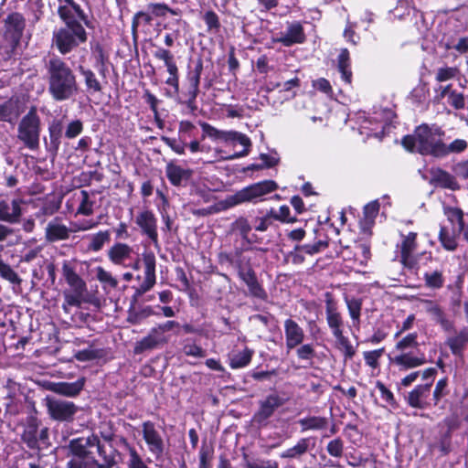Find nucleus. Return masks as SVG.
Wrapping results in <instances>:
<instances>
[{
	"instance_id": "25",
	"label": "nucleus",
	"mask_w": 468,
	"mask_h": 468,
	"mask_svg": "<svg viewBox=\"0 0 468 468\" xmlns=\"http://www.w3.org/2000/svg\"><path fill=\"white\" fill-rule=\"evenodd\" d=\"M325 316L333 335L343 332L344 321L341 314L337 311L335 303L327 300L325 304Z\"/></svg>"
},
{
	"instance_id": "41",
	"label": "nucleus",
	"mask_w": 468,
	"mask_h": 468,
	"mask_svg": "<svg viewBox=\"0 0 468 468\" xmlns=\"http://www.w3.org/2000/svg\"><path fill=\"white\" fill-rule=\"evenodd\" d=\"M379 212V203L378 200H374L369 202L364 207V218L363 224L364 226L370 228L374 222L376 218L378 217Z\"/></svg>"
},
{
	"instance_id": "14",
	"label": "nucleus",
	"mask_w": 468,
	"mask_h": 468,
	"mask_svg": "<svg viewBox=\"0 0 468 468\" xmlns=\"http://www.w3.org/2000/svg\"><path fill=\"white\" fill-rule=\"evenodd\" d=\"M144 266V277L143 282L137 289L139 294L148 292L155 284V256L152 251L143 253Z\"/></svg>"
},
{
	"instance_id": "55",
	"label": "nucleus",
	"mask_w": 468,
	"mask_h": 468,
	"mask_svg": "<svg viewBox=\"0 0 468 468\" xmlns=\"http://www.w3.org/2000/svg\"><path fill=\"white\" fill-rule=\"evenodd\" d=\"M147 10L155 16H165L168 12L172 15H178L176 10L171 9L167 5L161 3L149 4L147 5Z\"/></svg>"
},
{
	"instance_id": "32",
	"label": "nucleus",
	"mask_w": 468,
	"mask_h": 468,
	"mask_svg": "<svg viewBox=\"0 0 468 468\" xmlns=\"http://www.w3.org/2000/svg\"><path fill=\"white\" fill-rule=\"evenodd\" d=\"M166 176L169 181L174 186H179L184 180H187L190 177V171L182 168L179 165L174 164H168L166 165Z\"/></svg>"
},
{
	"instance_id": "29",
	"label": "nucleus",
	"mask_w": 468,
	"mask_h": 468,
	"mask_svg": "<svg viewBox=\"0 0 468 468\" xmlns=\"http://www.w3.org/2000/svg\"><path fill=\"white\" fill-rule=\"evenodd\" d=\"M62 273L67 283L71 287L72 291L78 292H86L87 284L85 281L74 271V269L64 261L62 265Z\"/></svg>"
},
{
	"instance_id": "42",
	"label": "nucleus",
	"mask_w": 468,
	"mask_h": 468,
	"mask_svg": "<svg viewBox=\"0 0 468 468\" xmlns=\"http://www.w3.org/2000/svg\"><path fill=\"white\" fill-rule=\"evenodd\" d=\"M444 47L447 50H454L457 55H465L468 53V37L448 39Z\"/></svg>"
},
{
	"instance_id": "45",
	"label": "nucleus",
	"mask_w": 468,
	"mask_h": 468,
	"mask_svg": "<svg viewBox=\"0 0 468 468\" xmlns=\"http://www.w3.org/2000/svg\"><path fill=\"white\" fill-rule=\"evenodd\" d=\"M85 292H64V303L62 308L66 313H69V306L80 307L83 303V295Z\"/></svg>"
},
{
	"instance_id": "47",
	"label": "nucleus",
	"mask_w": 468,
	"mask_h": 468,
	"mask_svg": "<svg viewBox=\"0 0 468 468\" xmlns=\"http://www.w3.org/2000/svg\"><path fill=\"white\" fill-rule=\"evenodd\" d=\"M417 338V333L408 334L397 342L395 349L399 352H407L409 349L416 348L419 346Z\"/></svg>"
},
{
	"instance_id": "39",
	"label": "nucleus",
	"mask_w": 468,
	"mask_h": 468,
	"mask_svg": "<svg viewBox=\"0 0 468 468\" xmlns=\"http://www.w3.org/2000/svg\"><path fill=\"white\" fill-rule=\"evenodd\" d=\"M95 272L96 278L102 284L104 291H107L108 288L115 289L118 286V280L101 266L96 267Z\"/></svg>"
},
{
	"instance_id": "34",
	"label": "nucleus",
	"mask_w": 468,
	"mask_h": 468,
	"mask_svg": "<svg viewBox=\"0 0 468 468\" xmlns=\"http://www.w3.org/2000/svg\"><path fill=\"white\" fill-rule=\"evenodd\" d=\"M337 68L341 73L343 80L350 84L352 80V71L350 69L349 52L346 48H343L338 56Z\"/></svg>"
},
{
	"instance_id": "12",
	"label": "nucleus",
	"mask_w": 468,
	"mask_h": 468,
	"mask_svg": "<svg viewBox=\"0 0 468 468\" xmlns=\"http://www.w3.org/2000/svg\"><path fill=\"white\" fill-rule=\"evenodd\" d=\"M169 341V337L164 335L157 326L152 328L148 335L141 341L137 342L134 346V352L141 354L146 350L159 348Z\"/></svg>"
},
{
	"instance_id": "21",
	"label": "nucleus",
	"mask_w": 468,
	"mask_h": 468,
	"mask_svg": "<svg viewBox=\"0 0 468 468\" xmlns=\"http://www.w3.org/2000/svg\"><path fill=\"white\" fill-rule=\"evenodd\" d=\"M305 40L303 27L299 22L290 23L284 33L277 39L285 47H290L293 44H301Z\"/></svg>"
},
{
	"instance_id": "30",
	"label": "nucleus",
	"mask_w": 468,
	"mask_h": 468,
	"mask_svg": "<svg viewBox=\"0 0 468 468\" xmlns=\"http://www.w3.org/2000/svg\"><path fill=\"white\" fill-rule=\"evenodd\" d=\"M20 114L21 109L17 100L10 99L0 103V122L14 123Z\"/></svg>"
},
{
	"instance_id": "37",
	"label": "nucleus",
	"mask_w": 468,
	"mask_h": 468,
	"mask_svg": "<svg viewBox=\"0 0 468 468\" xmlns=\"http://www.w3.org/2000/svg\"><path fill=\"white\" fill-rule=\"evenodd\" d=\"M309 448V439L307 438H302L300 439L297 443L284 452L281 453V458L283 459H293L298 458L304 454Z\"/></svg>"
},
{
	"instance_id": "50",
	"label": "nucleus",
	"mask_w": 468,
	"mask_h": 468,
	"mask_svg": "<svg viewBox=\"0 0 468 468\" xmlns=\"http://www.w3.org/2000/svg\"><path fill=\"white\" fill-rule=\"evenodd\" d=\"M23 440L31 448L35 447L38 439L37 424L35 420H32L26 428L23 433Z\"/></svg>"
},
{
	"instance_id": "38",
	"label": "nucleus",
	"mask_w": 468,
	"mask_h": 468,
	"mask_svg": "<svg viewBox=\"0 0 468 468\" xmlns=\"http://www.w3.org/2000/svg\"><path fill=\"white\" fill-rule=\"evenodd\" d=\"M335 346L343 353L345 359H351L356 355V347H354L349 339L344 335V333L335 335Z\"/></svg>"
},
{
	"instance_id": "54",
	"label": "nucleus",
	"mask_w": 468,
	"mask_h": 468,
	"mask_svg": "<svg viewBox=\"0 0 468 468\" xmlns=\"http://www.w3.org/2000/svg\"><path fill=\"white\" fill-rule=\"evenodd\" d=\"M439 239L443 248L447 250H454L456 249L457 242L454 236L445 228H441Z\"/></svg>"
},
{
	"instance_id": "18",
	"label": "nucleus",
	"mask_w": 468,
	"mask_h": 468,
	"mask_svg": "<svg viewBox=\"0 0 468 468\" xmlns=\"http://www.w3.org/2000/svg\"><path fill=\"white\" fill-rule=\"evenodd\" d=\"M416 237L417 233L410 232L408 235L403 236L400 245L401 262L409 268H412L416 263L414 257L417 248Z\"/></svg>"
},
{
	"instance_id": "59",
	"label": "nucleus",
	"mask_w": 468,
	"mask_h": 468,
	"mask_svg": "<svg viewBox=\"0 0 468 468\" xmlns=\"http://www.w3.org/2000/svg\"><path fill=\"white\" fill-rule=\"evenodd\" d=\"M182 350L188 356L204 357L206 356V351L193 342H186Z\"/></svg>"
},
{
	"instance_id": "64",
	"label": "nucleus",
	"mask_w": 468,
	"mask_h": 468,
	"mask_svg": "<svg viewBox=\"0 0 468 468\" xmlns=\"http://www.w3.org/2000/svg\"><path fill=\"white\" fill-rule=\"evenodd\" d=\"M247 468H279L278 463L273 460L257 459L247 463Z\"/></svg>"
},
{
	"instance_id": "15",
	"label": "nucleus",
	"mask_w": 468,
	"mask_h": 468,
	"mask_svg": "<svg viewBox=\"0 0 468 468\" xmlns=\"http://www.w3.org/2000/svg\"><path fill=\"white\" fill-rule=\"evenodd\" d=\"M432 380L416 386L406 397L408 404L416 409H426L430 406L428 398L431 393Z\"/></svg>"
},
{
	"instance_id": "17",
	"label": "nucleus",
	"mask_w": 468,
	"mask_h": 468,
	"mask_svg": "<svg viewBox=\"0 0 468 468\" xmlns=\"http://www.w3.org/2000/svg\"><path fill=\"white\" fill-rule=\"evenodd\" d=\"M142 232L145 234L154 243L158 241L156 218L150 210L140 212L135 220Z\"/></svg>"
},
{
	"instance_id": "22",
	"label": "nucleus",
	"mask_w": 468,
	"mask_h": 468,
	"mask_svg": "<svg viewBox=\"0 0 468 468\" xmlns=\"http://www.w3.org/2000/svg\"><path fill=\"white\" fill-rule=\"evenodd\" d=\"M95 452L99 454L102 462L99 463L93 456L92 460H89L87 463H78L79 467L81 468H113L115 467L116 462L114 456L108 454L104 446L101 443L98 438V446L95 447Z\"/></svg>"
},
{
	"instance_id": "10",
	"label": "nucleus",
	"mask_w": 468,
	"mask_h": 468,
	"mask_svg": "<svg viewBox=\"0 0 468 468\" xmlns=\"http://www.w3.org/2000/svg\"><path fill=\"white\" fill-rule=\"evenodd\" d=\"M46 406L51 418L59 421L71 420L77 412L76 405L68 400L47 398Z\"/></svg>"
},
{
	"instance_id": "9",
	"label": "nucleus",
	"mask_w": 468,
	"mask_h": 468,
	"mask_svg": "<svg viewBox=\"0 0 468 468\" xmlns=\"http://www.w3.org/2000/svg\"><path fill=\"white\" fill-rule=\"evenodd\" d=\"M142 434L148 451L156 460L162 458L165 449V443L163 436L157 431L155 424L150 420L143 422Z\"/></svg>"
},
{
	"instance_id": "63",
	"label": "nucleus",
	"mask_w": 468,
	"mask_h": 468,
	"mask_svg": "<svg viewBox=\"0 0 468 468\" xmlns=\"http://www.w3.org/2000/svg\"><path fill=\"white\" fill-rule=\"evenodd\" d=\"M83 129L82 122L80 120L70 122L65 131V136L69 139L77 137Z\"/></svg>"
},
{
	"instance_id": "3",
	"label": "nucleus",
	"mask_w": 468,
	"mask_h": 468,
	"mask_svg": "<svg viewBox=\"0 0 468 468\" xmlns=\"http://www.w3.org/2000/svg\"><path fill=\"white\" fill-rule=\"evenodd\" d=\"M87 33L81 24H71L53 33L52 42L58 50L66 55L80 44L86 42Z\"/></svg>"
},
{
	"instance_id": "19",
	"label": "nucleus",
	"mask_w": 468,
	"mask_h": 468,
	"mask_svg": "<svg viewBox=\"0 0 468 468\" xmlns=\"http://www.w3.org/2000/svg\"><path fill=\"white\" fill-rule=\"evenodd\" d=\"M21 215V200L13 199L12 201H0V221L10 224L17 223Z\"/></svg>"
},
{
	"instance_id": "56",
	"label": "nucleus",
	"mask_w": 468,
	"mask_h": 468,
	"mask_svg": "<svg viewBox=\"0 0 468 468\" xmlns=\"http://www.w3.org/2000/svg\"><path fill=\"white\" fill-rule=\"evenodd\" d=\"M238 144L242 146V149L240 151L236 150V158L247 155L251 146L250 139L243 133H236V146Z\"/></svg>"
},
{
	"instance_id": "24",
	"label": "nucleus",
	"mask_w": 468,
	"mask_h": 468,
	"mask_svg": "<svg viewBox=\"0 0 468 468\" xmlns=\"http://www.w3.org/2000/svg\"><path fill=\"white\" fill-rule=\"evenodd\" d=\"M392 362L402 370L414 368L425 364L423 354L414 355L411 352H400L392 358Z\"/></svg>"
},
{
	"instance_id": "26",
	"label": "nucleus",
	"mask_w": 468,
	"mask_h": 468,
	"mask_svg": "<svg viewBox=\"0 0 468 468\" xmlns=\"http://www.w3.org/2000/svg\"><path fill=\"white\" fill-rule=\"evenodd\" d=\"M84 378H80L75 382H57L51 383L48 389L66 397H76L80 394L84 387Z\"/></svg>"
},
{
	"instance_id": "51",
	"label": "nucleus",
	"mask_w": 468,
	"mask_h": 468,
	"mask_svg": "<svg viewBox=\"0 0 468 468\" xmlns=\"http://www.w3.org/2000/svg\"><path fill=\"white\" fill-rule=\"evenodd\" d=\"M346 303L351 319L354 322H359L362 308V301L356 298H346Z\"/></svg>"
},
{
	"instance_id": "40",
	"label": "nucleus",
	"mask_w": 468,
	"mask_h": 468,
	"mask_svg": "<svg viewBox=\"0 0 468 468\" xmlns=\"http://www.w3.org/2000/svg\"><path fill=\"white\" fill-rule=\"evenodd\" d=\"M467 147L468 144L463 139H455L448 144L443 142L440 158H443L451 154H461L464 152Z\"/></svg>"
},
{
	"instance_id": "23",
	"label": "nucleus",
	"mask_w": 468,
	"mask_h": 468,
	"mask_svg": "<svg viewBox=\"0 0 468 468\" xmlns=\"http://www.w3.org/2000/svg\"><path fill=\"white\" fill-rule=\"evenodd\" d=\"M431 183L450 190H458L460 188V185L455 177L441 168H432L431 170Z\"/></svg>"
},
{
	"instance_id": "4",
	"label": "nucleus",
	"mask_w": 468,
	"mask_h": 468,
	"mask_svg": "<svg viewBox=\"0 0 468 468\" xmlns=\"http://www.w3.org/2000/svg\"><path fill=\"white\" fill-rule=\"evenodd\" d=\"M40 137V118L36 108L21 119L17 128V138L30 150H35L39 145Z\"/></svg>"
},
{
	"instance_id": "43",
	"label": "nucleus",
	"mask_w": 468,
	"mask_h": 468,
	"mask_svg": "<svg viewBox=\"0 0 468 468\" xmlns=\"http://www.w3.org/2000/svg\"><path fill=\"white\" fill-rule=\"evenodd\" d=\"M124 446L129 454L127 468H149L133 446L130 445L126 441H124Z\"/></svg>"
},
{
	"instance_id": "53",
	"label": "nucleus",
	"mask_w": 468,
	"mask_h": 468,
	"mask_svg": "<svg viewBox=\"0 0 468 468\" xmlns=\"http://www.w3.org/2000/svg\"><path fill=\"white\" fill-rule=\"evenodd\" d=\"M459 73V69L456 67H441L436 71L435 80L438 82H444L454 79Z\"/></svg>"
},
{
	"instance_id": "16",
	"label": "nucleus",
	"mask_w": 468,
	"mask_h": 468,
	"mask_svg": "<svg viewBox=\"0 0 468 468\" xmlns=\"http://www.w3.org/2000/svg\"><path fill=\"white\" fill-rule=\"evenodd\" d=\"M284 399L276 393L270 394L260 402V409L254 416L258 422H261L270 418L276 409L284 404Z\"/></svg>"
},
{
	"instance_id": "1",
	"label": "nucleus",
	"mask_w": 468,
	"mask_h": 468,
	"mask_svg": "<svg viewBox=\"0 0 468 468\" xmlns=\"http://www.w3.org/2000/svg\"><path fill=\"white\" fill-rule=\"evenodd\" d=\"M46 69L48 90L55 101H67L78 93L77 77L74 71L59 57H51L46 62Z\"/></svg>"
},
{
	"instance_id": "46",
	"label": "nucleus",
	"mask_w": 468,
	"mask_h": 468,
	"mask_svg": "<svg viewBox=\"0 0 468 468\" xmlns=\"http://www.w3.org/2000/svg\"><path fill=\"white\" fill-rule=\"evenodd\" d=\"M154 57L163 61L167 69H173L177 67L174 55L168 49L157 47L154 52Z\"/></svg>"
},
{
	"instance_id": "36",
	"label": "nucleus",
	"mask_w": 468,
	"mask_h": 468,
	"mask_svg": "<svg viewBox=\"0 0 468 468\" xmlns=\"http://www.w3.org/2000/svg\"><path fill=\"white\" fill-rule=\"evenodd\" d=\"M202 71V64L198 63L194 70H192L188 75V82H189V90H188V96H189V103H192L199 91V81H200V75Z\"/></svg>"
},
{
	"instance_id": "61",
	"label": "nucleus",
	"mask_w": 468,
	"mask_h": 468,
	"mask_svg": "<svg viewBox=\"0 0 468 468\" xmlns=\"http://www.w3.org/2000/svg\"><path fill=\"white\" fill-rule=\"evenodd\" d=\"M271 215L273 218L283 222H294L295 218L290 217V208L288 206H281L277 212L271 210Z\"/></svg>"
},
{
	"instance_id": "20",
	"label": "nucleus",
	"mask_w": 468,
	"mask_h": 468,
	"mask_svg": "<svg viewBox=\"0 0 468 468\" xmlns=\"http://www.w3.org/2000/svg\"><path fill=\"white\" fill-rule=\"evenodd\" d=\"M71 230L64 225L58 218L49 221L45 229V238L48 242L66 240L69 238Z\"/></svg>"
},
{
	"instance_id": "13",
	"label": "nucleus",
	"mask_w": 468,
	"mask_h": 468,
	"mask_svg": "<svg viewBox=\"0 0 468 468\" xmlns=\"http://www.w3.org/2000/svg\"><path fill=\"white\" fill-rule=\"evenodd\" d=\"M285 346L288 351L302 345L305 338V333L294 320L289 318L284 321Z\"/></svg>"
},
{
	"instance_id": "28",
	"label": "nucleus",
	"mask_w": 468,
	"mask_h": 468,
	"mask_svg": "<svg viewBox=\"0 0 468 468\" xmlns=\"http://www.w3.org/2000/svg\"><path fill=\"white\" fill-rule=\"evenodd\" d=\"M62 273L67 283L71 287L72 291L78 292H86L87 284L85 281L74 271V269L64 261L62 265Z\"/></svg>"
},
{
	"instance_id": "31",
	"label": "nucleus",
	"mask_w": 468,
	"mask_h": 468,
	"mask_svg": "<svg viewBox=\"0 0 468 468\" xmlns=\"http://www.w3.org/2000/svg\"><path fill=\"white\" fill-rule=\"evenodd\" d=\"M199 125L203 131V137L208 136L215 140L225 142V143H234V133L233 132H226L214 128L210 124L199 122Z\"/></svg>"
},
{
	"instance_id": "8",
	"label": "nucleus",
	"mask_w": 468,
	"mask_h": 468,
	"mask_svg": "<svg viewBox=\"0 0 468 468\" xmlns=\"http://www.w3.org/2000/svg\"><path fill=\"white\" fill-rule=\"evenodd\" d=\"M278 187L276 182L272 180H264L252 184L241 190L236 192V204L243 202H257L261 197Z\"/></svg>"
},
{
	"instance_id": "60",
	"label": "nucleus",
	"mask_w": 468,
	"mask_h": 468,
	"mask_svg": "<svg viewBox=\"0 0 468 468\" xmlns=\"http://www.w3.org/2000/svg\"><path fill=\"white\" fill-rule=\"evenodd\" d=\"M327 452L333 457H341L344 452V442L336 438L330 441L326 446Z\"/></svg>"
},
{
	"instance_id": "11",
	"label": "nucleus",
	"mask_w": 468,
	"mask_h": 468,
	"mask_svg": "<svg viewBox=\"0 0 468 468\" xmlns=\"http://www.w3.org/2000/svg\"><path fill=\"white\" fill-rule=\"evenodd\" d=\"M418 307L422 312L428 314L431 318L439 324L443 330L450 331L452 328L451 321L447 318L443 309L437 302L420 299L418 302Z\"/></svg>"
},
{
	"instance_id": "35",
	"label": "nucleus",
	"mask_w": 468,
	"mask_h": 468,
	"mask_svg": "<svg viewBox=\"0 0 468 468\" xmlns=\"http://www.w3.org/2000/svg\"><path fill=\"white\" fill-rule=\"evenodd\" d=\"M90 242L88 250L93 252L100 251L106 243L111 240V233L109 230H101L88 237Z\"/></svg>"
},
{
	"instance_id": "27",
	"label": "nucleus",
	"mask_w": 468,
	"mask_h": 468,
	"mask_svg": "<svg viewBox=\"0 0 468 468\" xmlns=\"http://www.w3.org/2000/svg\"><path fill=\"white\" fill-rule=\"evenodd\" d=\"M133 253V248L125 243L117 242L107 251L108 259L115 265H124Z\"/></svg>"
},
{
	"instance_id": "62",
	"label": "nucleus",
	"mask_w": 468,
	"mask_h": 468,
	"mask_svg": "<svg viewBox=\"0 0 468 468\" xmlns=\"http://www.w3.org/2000/svg\"><path fill=\"white\" fill-rule=\"evenodd\" d=\"M58 12L60 18L65 22L66 27H69L71 24H80L74 19V14L66 4L64 5H60Z\"/></svg>"
},
{
	"instance_id": "2",
	"label": "nucleus",
	"mask_w": 468,
	"mask_h": 468,
	"mask_svg": "<svg viewBox=\"0 0 468 468\" xmlns=\"http://www.w3.org/2000/svg\"><path fill=\"white\" fill-rule=\"evenodd\" d=\"M444 133L440 127L421 124L415 129L413 134L407 135L402 139V145L408 151L440 158Z\"/></svg>"
},
{
	"instance_id": "52",
	"label": "nucleus",
	"mask_w": 468,
	"mask_h": 468,
	"mask_svg": "<svg viewBox=\"0 0 468 468\" xmlns=\"http://www.w3.org/2000/svg\"><path fill=\"white\" fill-rule=\"evenodd\" d=\"M81 73L84 77L85 84L88 90L92 92H100L101 86L95 74L90 69H82Z\"/></svg>"
},
{
	"instance_id": "5",
	"label": "nucleus",
	"mask_w": 468,
	"mask_h": 468,
	"mask_svg": "<svg viewBox=\"0 0 468 468\" xmlns=\"http://www.w3.org/2000/svg\"><path fill=\"white\" fill-rule=\"evenodd\" d=\"M96 446H98V437L95 435L71 440L69 448L73 458L69 462V468H81L77 464L92 460Z\"/></svg>"
},
{
	"instance_id": "7",
	"label": "nucleus",
	"mask_w": 468,
	"mask_h": 468,
	"mask_svg": "<svg viewBox=\"0 0 468 468\" xmlns=\"http://www.w3.org/2000/svg\"><path fill=\"white\" fill-rule=\"evenodd\" d=\"M25 19L19 13L9 15L5 20V32L3 43L15 53L25 29Z\"/></svg>"
},
{
	"instance_id": "44",
	"label": "nucleus",
	"mask_w": 468,
	"mask_h": 468,
	"mask_svg": "<svg viewBox=\"0 0 468 468\" xmlns=\"http://www.w3.org/2000/svg\"><path fill=\"white\" fill-rule=\"evenodd\" d=\"M468 341V334L466 332H461L453 337H450L447 340V344L452 350V354L460 356L465 343Z\"/></svg>"
},
{
	"instance_id": "48",
	"label": "nucleus",
	"mask_w": 468,
	"mask_h": 468,
	"mask_svg": "<svg viewBox=\"0 0 468 468\" xmlns=\"http://www.w3.org/2000/svg\"><path fill=\"white\" fill-rule=\"evenodd\" d=\"M93 205L94 202L90 200L89 193L86 190H81L77 213L83 216H90L93 213Z\"/></svg>"
},
{
	"instance_id": "58",
	"label": "nucleus",
	"mask_w": 468,
	"mask_h": 468,
	"mask_svg": "<svg viewBox=\"0 0 468 468\" xmlns=\"http://www.w3.org/2000/svg\"><path fill=\"white\" fill-rule=\"evenodd\" d=\"M152 19L153 18L151 16V12H149L148 10L137 12L134 15L132 22L133 31L134 32L137 29V27L141 25H150Z\"/></svg>"
},
{
	"instance_id": "33",
	"label": "nucleus",
	"mask_w": 468,
	"mask_h": 468,
	"mask_svg": "<svg viewBox=\"0 0 468 468\" xmlns=\"http://www.w3.org/2000/svg\"><path fill=\"white\" fill-rule=\"evenodd\" d=\"M299 424L302 427V431H320L328 426V420L321 416H311L299 420Z\"/></svg>"
},
{
	"instance_id": "57",
	"label": "nucleus",
	"mask_w": 468,
	"mask_h": 468,
	"mask_svg": "<svg viewBox=\"0 0 468 468\" xmlns=\"http://www.w3.org/2000/svg\"><path fill=\"white\" fill-rule=\"evenodd\" d=\"M296 349L297 357L300 360H312L315 356V350L313 344H302Z\"/></svg>"
},
{
	"instance_id": "49",
	"label": "nucleus",
	"mask_w": 468,
	"mask_h": 468,
	"mask_svg": "<svg viewBox=\"0 0 468 468\" xmlns=\"http://www.w3.org/2000/svg\"><path fill=\"white\" fill-rule=\"evenodd\" d=\"M424 281H425V284L429 288H433V289L441 288L444 283L442 272L440 271L425 272L424 273Z\"/></svg>"
},
{
	"instance_id": "6",
	"label": "nucleus",
	"mask_w": 468,
	"mask_h": 468,
	"mask_svg": "<svg viewBox=\"0 0 468 468\" xmlns=\"http://www.w3.org/2000/svg\"><path fill=\"white\" fill-rule=\"evenodd\" d=\"M239 277L245 285L243 290L247 295L262 301L267 300L268 294L258 281L255 271L250 263V259L245 255L241 256L240 259Z\"/></svg>"
}]
</instances>
